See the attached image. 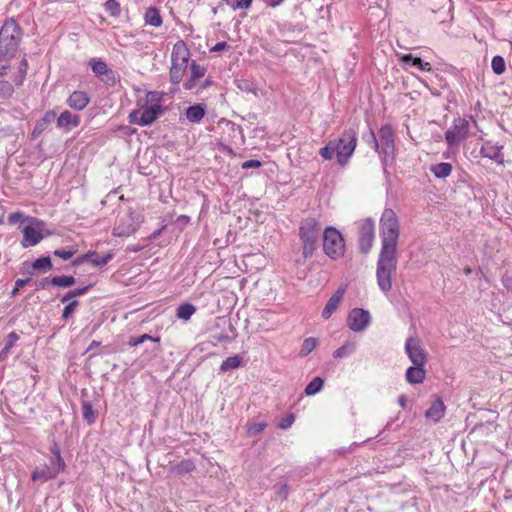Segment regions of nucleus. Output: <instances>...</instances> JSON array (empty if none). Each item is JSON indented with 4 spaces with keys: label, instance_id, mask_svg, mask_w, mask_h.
<instances>
[{
    "label": "nucleus",
    "instance_id": "29",
    "mask_svg": "<svg viewBox=\"0 0 512 512\" xmlns=\"http://www.w3.org/2000/svg\"><path fill=\"white\" fill-rule=\"evenodd\" d=\"M146 24L153 27H160L162 25V18L157 8L149 7L145 12Z\"/></svg>",
    "mask_w": 512,
    "mask_h": 512
},
{
    "label": "nucleus",
    "instance_id": "26",
    "mask_svg": "<svg viewBox=\"0 0 512 512\" xmlns=\"http://www.w3.org/2000/svg\"><path fill=\"white\" fill-rule=\"evenodd\" d=\"M195 464L192 460L186 459L182 460L181 462L171 465L169 470L171 473L176 475H185L193 472L195 470Z\"/></svg>",
    "mask_w": 512,
    "mask_h": 512
},
{
    "label": "nucleus",
    "instance_id": "45",
    "mask_svg": "<svg viewBox=\"0 0 512 512\" xmlns=\"http://www.w3.org/2000/svg\"><path fill=\"white\" fill-rule=\"evenodd\" d=\"M482 153L484 157H488L493 160H497L501 155L500 148L494 146L482 147Z\"/></svg>",
    "mask_w": 512,
    "mask_h": 512
},
{
    "label": "nucleus",
    "instance_id": "53",
    "mask_svg": "<svg viewBox=\"0 0 512 512\" xmlns=\"http://www.w3.org/2000/svg\"><path fill=\"white\" fill-rule=\"evenodd\" d=\"M50 281H51L50 277H45L39 281H36L35 282L36 290L47 289L50 285H52V282H50Z\"/></svg>",
    "mask_w": 512,
    "mask_h": 512
},
{
    "label": "nucleus",
    "instance_id": "34",
    "mask_svg": "<svg viewBox=\"0 0 512 512\" xmlns=\"http://www.w3.org/2000/svg\"><path fill=\"white\" fill-rule=\"evenodd\" d=\"M356 349L355 342H346L333 352L334 358H345L351 355Z\"/></svg>",
    "mask_w": 512,
    "mask_h": 512
},
{
    "label": "nucleus",
    "instance_id": "22",
    "mask_svg": "<svg viewBox=\"0 0 512 512\" xmlns=\"http://www.w3.org/2000/svg\"><path fill=\"white\" fill-rule=\"evenodd\" d=\"M445 405L440 398H437L425 412V417L433 422H439L445 414Z\"/></svg>",
    "mask_w": 512,
    "mask_h": 512
},
{
    "label": "nucleus",
    "instance_id": "64",
    "mask_svg": "<svg viewBox=\"0 0 512 512\" xmlns=\"http://www.w3.org/2000/svg\"><path fill=\"white\" fill-rule=\"evenodd\" d=\"M213 84H214L213 80H212L210 77H208V78H206V79L203 81V83L199 86V89H205V88H207V87L212 86Z\"/></svg>",
    "mask_w": 512,
    "mask_h": 512
},
{
    "label": "nucleus",
    "instance_id": "60",
    "mask_svg": "<svg viewBox=\"0 0 512 512\" xmlns=\"http://www.w3.org/2000/svg\"><path fill=\"white\" fill-rule=\"evenodd\" d=\"M31 281L30 278H26V279H17L15 281V285H16V290H20L21 288H23L25 285H27L29 282Z\"/></svg>",
    "mask_w": 512,
    "mask_h": 512
},
{
    "label": "nucleus",
    "instance_id": "7",
    "mask_svg": "<svg viewBox=\"0 0 512 512\" xmlns=\"http://www.w3.org/2000/svg\"><path fill=\"white\" fill-rule=\"evenodd\" d=\"M469 126V122L465 118H456L453 125L445 133L447 144L452 147L464 141L468 137Z\"/></svg>",
    "mask_w": 512,
    "mask_h": 512
},
{
    "label": "nucleus",
    "instance_id": "18",
    "mask_svg": "<svg viewBox=\"0 0 512 512\" xmlns=\"http://www.w3.org/2000/svg\"><path fill=\"white\" fill-rule=\"evenodd\" d=\"M345 294V288L340 287L337 291L329 298L324 309L322 310V317L324 319H329L332 314L336 311L339 304L343 300Z\"/></svg>",
    "mask_w": 512,
    "mask_h": 512
},
{
    "label": "nucleus",
    "instance_id": "48",
    "mask_svg": "<svg viewBox=\"0 0 512 512\" xmlns=\"http://www.w3.org/2000/svg\"><path fill=\"white\" fill-rule=\"evenodd\" d=\"M14 92L13 85L8 81H0V96L10 97Z\"/></svg>",
    "mask_w": 512,
    "mask_h": 512
},
{
    "label": "nucleus",
    "instance_id": "31",
    "mask_svg": "<svg viewBox=\"0 0 512 512\" xmlns=\"http://www.w3.org/2000/svg\"><path fill=\"white\" fill-rule=\"evenodd\" d=\"M28 61L26 59V54H24L22 60L18 66V73L13 77V82L16 86H21L26 78L27 70H28Z\"/></svg>",
    "mask_w": 512,
    "mask_h": 512
},
{
    "label": "nucleus",
    "instance_id": "30",
    "mask_svg": "<svg viewBox=\"0 0 512 512\" xmlns=\"http://www.w3.org/2000/svg\"><path fill=\"white\" fill-rule=\"evenodd\" d=\"M52 268H53V265H52L50 256H43V257L37 258L32 263V269L34 271L45 273L47 271H50Z\"/></svg>",
    "mask_w": 512,
    "mask_h": 512
},
{
    "label": "nucleus",
    "instance_id": "61",
    "mask_svg": "<svg viewBox=\"0 0 512 512\" xmlns=\"http://www.w3.org/2000/svg\"><path fill=\"white\" fill-rule=\"evenodd\" d=\"M142 343H143L142 339H140L139 336L138 337L132 336V337L129 338V341H128V345L131 346V347L138 346V345H140Z\"/></svg>",
    "mask_w": 512,
    "mask_h": 512
},
{
    "label": "nucleus",
    "instance_id": "23",
    "mask_svg": "<svg viewBox=\"0 0 512 512\" xmlns=\"http://www.w3.org/2000/svg\"><path fill=\"white\" fill-rule=\"evenodd\" d=\"M205 114L206 105L202 103L191 105L185 111L186 118L191 123H200Z\"/></svg>",
    "mask_w": 512,
    "mask_h": 512
},
{
    "label": "nucleus",
    "instance_id": "36",
    "mask_svg": "<svg viewBox=\"0 0 512 512\" xmlns=\"http://www.w3.org/2000/svg\"><path fill=\"white\" fill-rule=\"evenodd\" d=\"M324 384V380L320 377L313 378L305 388V394L308 396L315 395L318 393Z\"/></svg>",
    "mask_w": 512,
    "mask_h": 512
},
{
    "label": "nucleus",
    "instance_id": "9",
    "mask_svg": "<svg viewBox=\"0 0 512 512\" xmlns=\"http://www.w3.org/2000/svg\"><path fill=\"white\" fill-rule=\"evenodd\" d=\"M162 113V107L155 108L146 105V107L142 111L133 110L129 114V122L131 124H137L140 126H148L151 125Z\"/></svg>",
    "mask_w": 512,
    "mask_h": 512
},
{
    "label": "nucleus",
    "instance_id": "19",
    "mask_svg": "<svg viewBox=\"0 0 512 512\" xmlns=\"http://www.w3.org/2000/svg\"><path fill=\"white\" fill-rule=\"evenodd\" d=\"M81 405H82V416L84 421L88 425H92L96 422L98 418V411L93 408V404L91 400L87 398V393H82L81 398Z\"/></svg>",
    "mask_w": 512,
    "mask_h": 512
},
{
    "label": "nucleus",
    "instance_id": "35",
    "mask_svg": "<svg viewBox=\"0 0 512 512\" xmlns=\"http://www.w3.org/2000/svg\"><path fill=\"white\" fill-rule=\"evenodd\" d=\"M196 308L190 303H183L177 308V317L182 320H189L195 313Z\"/></svg>",
    "mask_w": 512,
    "mask_h": 512
},
{
    "label": "nucleus",
    "instance_id": "12",
    "mask_svg": "<svg viewBox=\"0 0 512 512\" xmlns=\"http://www.w3.org/2000/svg\"><path fill=\"white\" fill-rule=\"evenodd\" d=\"M370 319L369 311L362 308H354L349 313L347 325L352 331L361 332L367 328Z\"/></svg>",
    "mask_w": 512,
    "mask_h": 512
},
{
    "label": "nucleus",
    "instance_id": "39",
    "mask_svg": "<svg viewBox=\"0 0 512 512\" xmlns=\"http://www.w3.org/2000/svg\"><path fill=\"white\" fill-rule=\"evenodd\" d=\"M491 68L496 75H501L505 72L506 64L502 56L496 55L492 58Z\"/></svg>",
    "mask_w": 512,
    "mask_h": 512
},
{
    "label": "nucleus",
    "instance_id": "62",
    "mask_svg": "<svg viewBox=\"0 0 512 512\" xmlns=\"http://www.w3.org/2000/svg\"><path fill=\"white\" fill-rule=\"evenodd\" d=\"M268 7L275 8L279 6L284 0H262Z\"/></svg>",
    "mask_w": 512,
    "mask_h": 512
},
{
    "label": "nucleus",
    "instance_id": "24",
    "mask_svg": "<svg viewBox=\"0 0 512 512\" xmlns=\"http://www.w3.org/2000/svg\"><path fill=\"white\" fill-rule=\"evenodd\" d=\"M400 61L409 67H415L420 71H431V64L424 62L420 57L413 56L412 54H404L400 57Z\"/></svg>",
    "mask_w": 512,
    "mask_h": 512
},
{
    "label": "nucleus",
    "instance_id": "63",
    "mask_svg": "<svg viewBox=\"0 0 512 512\" xmlns=\"http://www.w3.org/2000/svg\"><path fill=\"white\" fill-rule=\"evenodd\" d=\"M139 337H140V339H142V342H143V343H144L146 340H150V341H153V342H159V341H160V338H159V337L154 338V337H152V336H150V335H148V334H143V335H141V336H139Z\"/></svg>",
    "mask_w": 512,
    "mask_h": 512
},
{
    "label": "nucleus",
    "instance_id": "2",
    "mask_svg": "<svg viewBox=\"0 0 512 512\" xmlns=\"http://www.w3.org/2000/svg\"><path fill=\"white\" fill-rule=\"evenodd\" d=\"M357 132L353 128L345 129L339 138L330 140L320 148L319 154L324 160H332L336 156L337 163L345 167L352 158L357 147Z\"/></svg>",
    "mask_w": 512,
    "mask_h": 512
},
{
    "label": "nucleus",
    "instance_id": "57",
    "mask_svg": "<svg viewBox=\"0 0 512 512\" xmlns=\"http://www.w3.org/2000/svg\"><path fill=\"white\" fill-rule=\"evenodd\" d=\"M49 451H50L52 456L56 455V454H61L60 447H59L58 443L55 440H53L51 442Z\"/></svg>",
    "mask_w": 512,
    "mask_h": 512
},
{
    "label": "nucleus",
    "instance_id": "11",
    "mask_svg": "<svg viewBox=\"0 0 512 512\" xmlns=\"http://www.w3.org/2000/svg\"><path fill=\"white\" fill-rule=\"evenodd\" d=\"M405 352L410 361L417 366H425L427 355L420 345V340L416 337H409L405 342Z\"/></svg>",
    "mask_w": 512,
    "mask_h": 512
},
{
    "label": "nucleus",
    "instance_id": "20",
    "mask_svg": "<svg viewBox=\"0 0 512 512\" xmlns=\"http://www.w3.org/2000/svg\"><path fill=\"white\" fill-rule=\"evenodd\" d=\"M55 118V111H46L43 117L36 122L34 129L31 133V139H37L47 129L48 125L55 120Z\"/></svg>",
    "mask_w": 512,
    "mask_h": 512
},
{
    "label": "nucleus",
    "instance_id": "3",
    "mask_svg": "<svg viewBox=\"0 0 512 512\" xmlns=\"http://www.w3.org/2000/svg\"><path fill=\"white\" fill-rule=\"evenodd\" d=\"M23 30L14 19H7L0 29V61H10L15 57Z\"/></svg>",
    "mask_w": 512,
    "mask_h": 512
},
{
    "label": "nucleus",
    "instance_id": "33",
    "mask_svg": "<svg viewBox=\"0 0 512 512\" xmlns=\"http://www.w3.org/2000/svg\"><path fill=\"white\" fill-rule=\"evenodd\" d=\"M52 286L68 288L73 286L76 283V279L74 276L70 275H61L51 277Z\"/></svg>",
    "mask_w": 512,
    "mask_h": 512
},
{
    "label": "nucleus",
    "instance_id": "15",
    "mask_svg": "<svg viewBox=\"0 0 512 512\" xmlns=\"http://www.w3.org/2000/svg\"><path fill=\"white\" fill-rule=\"evenodd\" d=\"M379 136L381 141V152L385 156H390L394 152V133L393 129L389 125H384L379 130Z\"/></svg>",
    "mask_w": 512,
    "mask_h": 512
},
{
    "label": "nucleus",
    "instance_id": "10",
    "mask_svg": "<svg viewBox=\"0 0 512 512\" xmlns=\"http://www.w3.org/2000/svg\"><path fill=\"white\" fill-rule=\"evenodd\" d=\"M32 224L26 225L22 229L23 239L21 245L23 248L37 245L43 238L42 228L44 223L40 220L29 218Z\"/></svg>",
    "mask_w": 512,
    "mask_h": 512
},
{
    "label": "nucleus",
    "instance_id": "58",
    "mask_svg": "<svg viewBox=\"0 0 512 512\" xmlns=\"http://www.w3.org/2000/svg\"><path fill=\"white\" fill-rule=\"evenodd\" d=\"M214 338L219 342V343H229L231 342L232 338L228 335H225V334H218V335H215Z\"/></svg>",
    "mask_w": 512,
    "mask_h": 512
},
{
    "label": "nucleus",
    "instance_id": "6",
    "mask_svg": "<svg viewBox=\"0 0 512 512\" xmlns=\"http://www.w3.org/2000/svg\"><path fill=\"white\" fill-rule=\"evenodd\" d=\"M323 251L332 260L340 259L345 254L343 235L332 226L327 227L323 232Z\"/></svg>",
    "mask_w": 512,
    "mask_h": 512
},
{
    "label": "nucleus",
    "instance_id": "41",
    "mask_svg": "<svg viewBox=\"0 0 512 512\" xmlns=\"http://www.w3.org/2000/svg\"><path fill=\"white\" fill-rule=\"evenodd\" d=\"M104 9L109 15L113 17L119 16L121 12L120 4L117 0H107L104 3Z\"/></svg>",
    "mask_w": 512,
    "mask_h": 512
},
{
    "label": "nucleus",
    "instance_id": "28",
    "mask_svg": "<svg viewBox=\"0 0 512 512\" xmlns=\"http://www.w3.org/2000/svg\"><path fill=\"white\" fill-rule=\"evenodd\" d=\"M431 173L439 179L448 177L452 172V165L447 162L437 163L430 168Z\"/></svg>",
    "mask_w": 512,
    "mask_h": 512
},
{
    "label": "nucleus",
    "instance_id": "54",
    "mask_svg": "<svg viewBox=\"0 0 512 512\" xmlns=\"http://www.w3.org/2000/svg\"><path fill=\"white\" fill-rule=\"evenodd\" d=\"M261 166L262 162L256 159H250L242 163L243 169L260 168Z\"/></svg>",
    "mask_w": 512,
    "mask_h": 512
},
{
    "label": "nucleus",
    "instance_id": "46",
    "mask_svg": "<svg viewBox=\"0 0 512 512\" xmlns=\"http://www.w3.org/2000/svg\"><path fill=\"white\" fill-rule=\"evenodd\" d=\"M76 253V249H73V248H69V249H56L54 252H53V255L58 257V258H61L63 260H69L70 258L73 257V255Z\"/></svg>",
    "mask_w": 512,
    "mask_h": 512
},
{
    "label": "nucleus",
    "instance_id": "17",
    "mask_svg": "<svg viewBox=\"0 0 512 512\" xmlns=\"http://www.w3.org/2000/svg\"><path fill=\"white\" fill-rule=\"evenodd\" d=\"M57 127L63 129L65 132H70L72 129L77 128L81 123V118L77 114H72L70 111H63L56 119Z\"/></svg>",
    "mask_w": 512,
    "mask_h": 512
},
{
    "label": "nucleus",
    "instance_id": "21",
    "mask_svg": "<svg viewBox=\"0 0 512 512\" xmlns=\"http://www.w3.org/2000/svg\"><path fill=\"white\" fill-rule=\"evenodd\" d=\"M56 470L52 466L45 465L43 468H35L31 473V480L47 482L49 480L55 479L58 476Z\"/></svg>",
    "mask_w": 512,
    "mask_h": 512
},
{
    "label": "nucleus",
    "instance_id": "16",
    "mask_svg": "<svg viewBox=\"0 0 512 512\" xmlns=\"http://www.w3.org/2000/svg\"><path fill=\"white\" fill-rule=\"evenodd\" d=\"M90 102V97L87 92L82 90L73 91L66 99V104L73 110L82 111Z\"/></svg>",
    "mask_w": 512,
    "mask_h": 512
},
{
    "label": "nucleus",
    "instance_id": "27",
    "mask_svg": "<svg viewBox=\"0 0 512 512\" xmlns=\"http://www.w3.org/2000/svg\"><path fill=\"white\" fill-rule=\"evenodd\" d=\"M18 340H19V335L16 332L13 331L8 334V336L5 340V345L2 348V350L0 351V362H3L8 358V356L11 352V349L15 346V344Z\"/></svg>",
    "mask_w": 512,
    "mask_h": 512
},
{
    "label": "nucleus",
    "instance_id": "52",
    "mask_svg": "<svg viewBox=\"0 0 512 512\" xmlns=\"http://www.w3.org/2000/svg\"><path fill=\"white\" fill-rule=\"evenodd\" d=\"M24 221V214L21 212L11 213L8 216V223L11 225L17 224Z\"/></svg>",
    "mask_w": 512,
    "mask_h": 512
},
{
    "label": "nucleus",
    "instance_id": "49",
    "mask_svg": "<svg viewBox=\"0 0 512 512\" xmlns=\"http://www.w3.org/2000/svg\"><path fill=\"white\" fill-rule=\"evenodd\" d=\"M276 489V495L278 497H281L283 499H286L289 494V486L286 482H280L277 485H275Z\"/></svg>",
    "mask_w": 512,
    "mask_h": 512
},
{
    "label": "nucleus",
    "instance_id": "32",
    "mask_svg": "<svg viewBox=\"0 0 512 512\" xmlns=\"http://www.w3.org/2000/svg\"><path fill=\"white\" fill-rule=\"evenodd\" d=\"M242 362H243V358L240 355L228 357L227 359H225L222 362V364L220 366V371L227 372V371L236 369L241 366Z\"/></svg>",
    "mask_w": 512,
    "mask_h": 512
},
{
    "label": "nucleus",
    "instance_id": "43",
    "mask_svg": "<svg viewBox=\"0 0 512 512\" xmlns=\"http://www.w3.org/2000/svg\"><path fill=\"white\" fill-rule=\"evenodd\" d=\"M50 466H52L57 473H61L66 469V463L61 454L51 456Z\"/></svg>",
    "mask_w": 512,
    "mask_h": 512
},
{
    "label": "nucleus",
    "instance_id": "37",
    "mask_svg": "<svg viewBox=\"0 0 512 512\" xmlns=\"http://www.w3.org/2000/svg\"><path fill=\"white\" fill-rule=\"evenodd\" d=\"M91 287H92V285L89 284V285L84 286V287H80V288H76V289L70 290L61 298V302L62 303H66V302L70 301L71 299L75 300L74 299L75 297L84 295L85 293L88 292V290Z\"/></svg>",
    "mask_w": 512,
    "mask_h": 512
},
{
    "label": "nucleus",
    "instance_id": "13",
    "mask_svg": "<svg viewBox=\"0 0 512 512\" xmlns=\"http://www.w3.org/2000/svg\"><path fill=\"white\" fill-rule=\"evenodd\" d=\"M89 66L106 85L113 86L116 83L115 72L104 61L93 58L89 61Z\"/></svg>",
    "mask_w": 512,
    "mask_h": 512
},
{
    "label": "nucleus",
    "instance_id": "14",
    "mask_svg": "<svg viewBox=\"0 0 512 512\" xmlns=\"http://www.w3.org/2000/svg\"><path fill=\"white\" fill-rule=\"evenodd\" d=\"M189 70L190 76L183 83L185 90H193L197 87V82L205 76L207 67L199 65L195 60H192L189 65Z\"/></svg>",
    "mask_w": 512,
    "mask_h": 512
},
{
    "label": "nucleus",
    "instance_id": "50",
    "mask_svg": "<svg viewBox=\"0 0 512 512\" xmlns=\"http://www.w3.org/2000/svg\"><path fill=\"white\" fill-rule=\"evenodd\" d=\"M295 421V416L292 413L287 414L285 417H283L280 422L278 423V427L280 429H288L291 427V425Z\"/></svg>",
    "mask_w": 512,
    "mask_h": 512
},
{
    "label": "nucleus",
    "instance_id": "42",
    "mask_svg": "<svg viewBox=\"0 0 512 512\" xmlns=\"http://www.w3.org/2000/svg\"><path fill=\"white\" fill-rule=\"evenodd\" d=\"M68 304L64 307L63 311H62V319L67 321L68 319H70L74 312L76 311L77 307L79 306V301L78 300H70L67 302Z\"/></svg>",
    "mask_w": 512,
    "mask_h": 512
},
{
    "label": "nucleus",
    "instance_id": "25",
    "mask_svg": "<svg viewBox=\"0 0 512 512\" xmlns=\"http://www.w3.org/2000/svg\"><path fill=\"white\" fill-rule=\"evenodd\" d=\"M425 370L424 366H411L406 371V380L411 384H419L422 383L425 379Z\"/></svg>",
    "mask_w": 512,
    "mask_h": 512
},
{
    "label": "nucleus",
    "instance_id": "59",
    "mask_svg": "<svg viewBox=\"0 0 512 512\" xmlns=\"http://www.w3.org/2000/svg\"><path fill=\"white\" fill-rule=\"evenodd\" d=\"M368 142H371L373 144V148L375 150L379 149L380 145H379V143L377 141L375 133L372 130L370 131Z\"/></svg>",
    "mask_w": 512,
    "mask_h": 512
},
{
    "label": "nucleus",
    "instance_id": "4",
    "mask_svg": "<svg viewBox=\"0 0 512 512\" xmlns=\"http://www.w3.org/2000/svg\"><path fill=\"white\" fill-rule=\"evenodd\" d=\"M321 225L312 217L302 219L299 226V238L302 242V255L305 259L312 257L317 249Z\"/></svg>",
    "mask_w": 512,
    "mask_h": 512
},
{
    "label": "nucleus",
    "instance_id": "56",
    "mask_svg": "<svg viewBox=\"0 0 512 512\" xmlns=\"http://www.w3.org/2000/svg\"><path fill=\"white\" fill-rule=\"evenodd\" d=\"M228 47V44L227 42L225 41H222V42H218L216 43L211 49L210 51L211 52H220V51H223L224 49H226Z\"/></svg>",
    "mask_w": 512,
    "mask_h": 512
},
{
    "label": "nucleus",
    "instance_id": "8",
    "mask_svg": "<svg viewBox=\"0 0 512 512\" xmlns=\"http://www.w3.org/2000/svg\"><path fill=\"white\" fill-rule=\"evenodd\" d=\"M375 236V224L370 218L359 222L358 242L361 253L367 254L372 248Z\"/></svg>",
    "mask_w": 512,
    "mask_h": 512
},
{
    "label": "nucleus",
    "instance_id": "51",
    "mask_svg": "<svg viewBox=\"0 0 512 512\" xmlns=\"http://www.w3.org/2000/svg\"><path fill=\"white\" fill-rule=\"evenodd\" d=\"M252 0H236L231 4L233 10L248 9L251 6Z\"/></svg>",
    "mask_w": 512,
    "mask_h": 512
},
{
    "label": "nucleus",
    "instance_id": "1",
    "mask_svg": "<svg viewBox=\"0 0 512 512\" xmlns=\"http://www.w3.org/2000/svg\"><path fill=\"white\" fill-rule=\"evenodd\" d=\"M400 227L396 213L386 208L380 219L381 250L377 260L376 277L379 289L387 293L392 288V274L397 266V244Z\"/></svg>",
    "mask_w": 512,
    "mask_h": 512
},
{
    "label": "nucleus",
    "instance_id": "40",
    "mask_svg": "<svg viewBox=\"0 0 512 512\" xmlns=\"http://www.w3.org/2000/svg\"><path fill=\"white\" fill-rule=\"evenodd\" d=\"M163 100V93L158 91H150L147 93L146 102L147 105L152 107H162L161 102Z\"/></svg>",
    "mask_w": 512,
    "mask_h": 512
},
{
    "label": "nucleus",
    "instance_id": "47",
    "mask_svg": "<svg viewBox=\"0 0 512 512\" xmlns=\"http://www.w3.org/2000/svg\"><path fill=\"white\" fill-rule=\"evenodd\" d=\"M94 256H96V251H88L87 253L82 254L76 259H74L72 261V266H78L80 264H83L84 262H90V260H92Z\"/></svg>",
    "mask_w": 512,
    "mask_h": 512
},
{
    "label": "nucleus",
    "instance_id": "38",
    "mask_svg": "<svg viewBox=\"0 0 512 512\" xmlns=\"http://www.w3.org/2000/svg\"><path fill=\"white\" fill-rule=\"evenodd\" d=\"M317 344H318V341L316 338H314V337L306 338L303 341L301 350L299 352V356L306 357L316 348Z\"/></svg>",
    "mask_w": 512,
    "mask_h": 512
},
{
    "label": "nucleus",
    "instance_id": "5",
    "mask_svg": "<svg viewBox=\"0 0 512 512\" xmlns=\"http://www.w3.org/2000/svg\"><path fill=\"white\" fill-rule=\"evenodd\" d=\"M190 51L183 40L177 41L172 48L171 52V68H170V81L173 84H179L189 67Z\"/></svg>",
    "mask_w": 512,
    "mask_h": 512
},
{
    "label": "nucleus",
    "instance_id": "55",
    "mask_svg": "<svg viewBox=\"0 0 512 512\" xmlns=\"http://www.w3.org/2000/svg\"><path fill=\"white\" fill-rule=\"evenodd\" d=\"M266 427V424L265 423H254L250 428H249V433L250 434H258L260 432H262Z\"/></svg>",
    "mask_w": 512,
    "mask_h": 512
},
{
    "label": "nucleus",
    "instance_id": "44",
    "mask_svg": "<svg viewBox=\"0 0 512 512\" xmlns=\"http://www.w3.org/2000/svg\"><path fill=\"white\" fill-rule=\"evenodd\" d=\"M114 257V253L113 252H108L107 254H105L104 256H99L97 253H96V256L93 257L92 260H90V262L96 266V267H104L108 264V262Z\"/></svg>",
    "mask_w": 512,
    "mask_h": 512
}]
</instances>
